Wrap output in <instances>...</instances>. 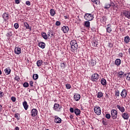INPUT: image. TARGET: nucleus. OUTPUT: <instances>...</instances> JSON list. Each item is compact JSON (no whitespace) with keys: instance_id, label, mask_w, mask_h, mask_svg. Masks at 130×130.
Here are the masks:
<instances>
[{"instance_id":"31","label":"nucleus","mask_w":130,"mask_h":130,"mask_svg":"<svg viewBox=\"0 0 130 130\" xmlns=\"http://www.w3.org/2000/svg\"><path fill=\"white\" fill-rule=\"evenodd\" d=\"M84 26L87 28H89L90 27V22L89 21L84 22Z\"/></svg>"},{"instance_id":"28","label":"nucleus","mask_w":130,"mask_h":130,"mask_svg":"<svg viewBox=\"0 0 130 130\" xmlns=\"http://www.w3.org/2000/svg\"><path fill=\"white\" fill-rule=\"evenodd\" d=\"M50 13L51 16H52V17L54 16V15H55L56 14L55 10H54V9H51L50 10Z\"/></svg>"},{"instance_id":"11","label":"nucleus","mask_w":130,"mask_h":130,"mask_svg":"<svg viewBox=\"0 0 130 130\" xmlns=\"http://www.w3.org/2000/svg\"><path fill=\"white\" fill-rule=\"evenodd\" d=\"M61 30L62 31H63V33H68V32H69V30H70V29L69 28V26H63L61 28Z\"/></svg>"},{"instance_id":"22","label":"nucleus","mask_w":130,"mask_h":130,"mask_svg":"<svg viewBox=\"0 0 130 130\" xmlns=\"http://www.w3.org/2000/svg\"><path fill=\"white\" fill-rule=\"evenodd\" d=\"M121 63V60H120V59H116L115 61V64H116V66H117L118 67V66H120V64Z\"/></svg>"},{"instance_id":"43","label":"nucleus","mask_w":130,"mask_h":130,"mask_svg":"<svg viewBox=\"0 0 130 130\" xmlns=\"http://www.w3.org/2000/svg\"><path fill=\"white\" fill-rule=\"evenodd\" d=\"M107 20V18H106V16H103L102 17V21H103V22H105Z\"/></svg>"},{"instance_id":"17","label":"nucleus","mask_w":130,"mask_h":130,"mask_svg":"<svg viewBox=\"0 0 130 130\" xmlns=\"http://www.w3.org/2000/svg\"><path fill=\"white\" fill-rule=\"evenodd\" d=\"M41 36L45 39V40H47L48 39V36L46 34V33L44 32H41Z\"/></svg>"},{"instance_id":"35","label":"nucleus","mask_w":130,"mask_h":130,"mask_svg":"<svg viewBox=\"0 0 130 130\" xmlns=\"http://www.w3.org/2000/svg\"><path fill=\"white\" fill-rule=\"evenodd\" d=\"M38 74H35L33 75L32 78L34 79V80H37L38 79Z\"/></svg>"},{"instance_id":"58","label":"nucleus","mask_w":130,"mask_h":130,"mask_svg":"<svg viewBox=\"0 0 130 130\" xmlns=\"http://www.w3.org/2000/svg\"><path fill=\"white\" fill-rule=\"evenodd\" d=\"M81 124L82 125H84L85 124V121H84V120H82L81 121Z\"/></svg>"},{"instance_id":"13","label":"nucleus","mask_w":130,"mask_h":130,"mask_svg":"<svg viewBox=\"0 0 130 130\" xmlns=\"http://www.w3.org/2000/svg\"><path fill=\"white\" fill-rule=\"evenodd\" d=\"M74 98L75 101H79V100H80V99H81V95H80L79 94H78V93H75L74 96Z\"/></svg>"},{"instance_id":"34","label":"nucleus","mask_w":130,"mask_h":130,"mask_svg":"<svg viewBox=\"0 0 130 130\" xmlns=\"http://www.w3.org/2000/svg\"><path fill=\"white\" fill-rule=\"evenodd\" d=\"M66 66H67V63L66 62L61 63L60 67L61 69H66Z\"/></svg>"},{"instance_id":"46","label":"nucleus","mask_w":130,"mask_h":130,"mask_svg":"<svg viewBox=\"0 0 130 130\" xmlns=\"http://www.w3.org/2000/svg\"><path fill=\"white\" fill-rule=\"evenodd\" d=\"M11 100L13 101V102H16V99L15 96H12Z\"/></svg>"},{"instance_id":"19","label":"nucleus","mask_w":130,"mask_h":130,"mask_svg":"<svg viewBox=\"0 0 130 130\" xmlns=\"http://www.w3.org/2000/svg\"><path fill=\"white\" fill-rule=\"evenodd\" d=\"M39 47H41V48H42L44 49V48H45V44L43 42H40L38 43Z\"/></svg>"},{"instance_id":"14","label":"nucleus","mask_w":130,"mask_h":130,"mask_svg":"<svg viewBox=\"0 0 130 130\" xmlns=\"http://www.w3.org/2000/svg\"><path fill=\"white\" fill-rule=\"evenodd\" d=\"M74 113L77 116H80V115L81 114V110L76 108L74 110Z\"/></svg>"},{"instance_id":"20","label":"nucleus","mask_w":130,"mask_h":130,"mask_svg":"<svg viewBox=\"0 0 130 130\" xmlns=\"http://www.w3.org/2000/svg\"><path fill=\"white\" fill-rule=\"evenodd\" d=\"M22 104L25 110H27V109H28V108L29 107V106L27 104V102L26 101L23 102Z\"/></svg>"},{"instance_id":"52","label":"nucleus","mask_w":130,"mask_h":130,"mask_svg":"<svg viewBox=\"0 0 130 130\" xmlns=\"http://www.w3.org/2000/svg\"><path fill=\"white\" fill-rule=\"evenodd\" d=\"M33 84H34L33 81H30L29 82V86H30V87H33Z\"/></svg>"},{"instance_id":"3","label":"nucleus","mask_w":130,"mask_h":130,"mask_svg":"<svg viewBox=\"0 0 130 130\" xmlns=\"http://www.w3.org/2000/svg\"><path fill=\"white\" fill-rule=\"evenodd\" d=\"M99 79V75H98V74L97 73L92 74L90 77L91 81L93 82V83L95 82H97Z\"/></svg>"},{"instance_id":"63","label":"nucleus","mask_w":130,"mask_h":130,"mask_svg":"<svg viewBox=\"0 0 130 130\" xmlns=\"http://www.w3.org/2000/svg\"><path fill=\"white\" fill-rule=\"evenodd\" d=\"M70 118H73V115H70Z\"/></svg>"},{"instance_id":"39","label":"nucleus","mask_w":130,"mask_h":130,"mask_svg":"<svg viewBox=\"0 0 130 130\" xmlns=\"http://www.w3.org/2000/svg\"><path fill=\"white\" fill-rule=\"evenodd\" d=\"M110 7H112L113 8H114V7H115V4H114V2H113L111 1V0H110Z\"/></svg>"},{"instance_id":"6","label":"nucleus","mask_w":130,"mask_h":130,"mask_svg":"<svg viewBox=\"0 0 130 130\" xmlns=\"http://www.w3.org/2000/svg\"><path fill=\"white\" fill-rule=\"evenodd\" d=\"M122 13L125 18L130 19V11L123 10Z\"/></svg>"},{"instance_id":"55","label":"nucleus","mask_w":130,"mask_h":130,"mask_svg":"<svg viewBox=\"0 0 130 130\" xmlns=\"http://www.w3.org/2000/svg\"><path fill=\"white\" fill-rule=\"evenodd\" d=\"M103 123L104 125H107V122H106V121H103Z\"/></svg>"},{"instance_id":"50","label":"nucleus","mask_w":130,"mask_h":130,"mask_svg":"<svg viewBox=\"0 0 130 130\" xmlns=\"http://www.w3.org/2000/svg\"><path fill=\"white\" fill-rule=\"evenodd\" d=\"M4 92L3 91H0V98H2V97H4Z\"/></svg>"},{"instance_id":"47","label":"nucleus","mask_w":130,"mask_h":130,"mask_svg":"<svg viewBox=\"0 0 130 130\" xmlns=\"http://www.w3.org/2000/svg\"><path fill=\"white\" fill-rule=\"evenodd\" d=\"M60 24H61V23L59 21H56V22H55L56 26H60Z\"/></svg>"},{"instance_id":"27","label":"nucleus","mask_w":130,"mask_h":130,"mask_svg":"<svg viewBox=\"0 0 130 130\" xmlns=\"http://www.w3.org/2000/svg\"><path fill=\"white\" fill-rule=\"evenodd\" d=\"M90 66L91 67H94V66L96 65V60H91L89 62Z\"/></svg>"},{"instance_id":"56","label":"nucleus","mask_w":130,"mask_h":130,"mask_svg":"<svg viewBox=\"0 0 130 130\" xmlns=\"http://www.w3.org/2000/svg\"><path fill=\"white\" fill-rule=\"evenodd\" d=\"M108 46H109L111 48L113 47V44L109 43Z\"/></svg>"},{"instance_id":"24","label":"nucleus","mask_w":130,"mask_h":130,"mask_svg":"<svg viewBox=\"0 0 130 130\" xmlns=\"http://www.w3.org/2000/svg\"><path fill=\"white\" fill-rule=\"evenodd\" d=\"M4 72L6 75H10V74H11V69L10 68H7L4 70Z\"/></svg>"},{"instance_id":"33","label":"nucleus","mask_w":130,"mask_h":130,"mask_svg":"<svg viewBox=\"0 0 130 130\" xmlns=\"http://www.w3.org/2000/svg\"><path fill=\"white\" fill-rule=\"evenodd\" d=\"M7 37L10 38V37H12L13 36V33L12 31H8V33L6 34Z\"/></svg>"},{"instance_id":"60","label":"nucleus","mask_w":130,"mask_h":130,"mask_svg":"<svg viewBox=\"0 0 130 130\" xmlns=\"http://www.w3.org/2000/svg\"><path fill=\"white\" fill-rule=\"evenodd\" d=\"M3 108V106H2L1 105H0V110H2V109Z\"/></svg>"},{"instance_id":"44","label":"nucleus","mask_w":130,"mask_h":130,"mask_svg":"<svg viewBox=\"0 0 130 130\" xmlns=\"http://www.w3.org/2000/svg\"><path fill=\"white\" fill-rule=\"evenodd\" d=\"M14 80H15L17 82H19V81H20V77H19V76H16L15 77Z\"/></svg>"},{"instance_id":"30","label":"nucleus","mask_w":130,"mask_h":130,"mask_svg":"<svg viewBox=\"0 0 130 130\" xmlns=\"http://www.w3.org/2000/svg\"><path fill=\"white\" fill-rule=\"evenodd\" d=\"M108 27L106 28L107 32L108 33H111V31H112V29H111V27H110V25L108 24Z\"/></svg>"},{"instance_id":"26","label":"nucleus","mask_w":130,"mask_h":130,"mask_svg":"<svg viewBox=\"0 0 130 130\" xmlns=\"http://www.w3.org/2000/svg\"><path fill=\"white\" fill-rule=\"evenodd\" d=\"M23 25L24 27H25L26 29H29L30 31H31V27L29 25V24L27 22H24Z\"/></svg>"},{"instance_id":"42","label":"nucleus","mask_w":130,"mask_h":130,"mask_svg":"<svg viewBox=\"0 0 130 130\" xmlns=\"http://www.w3.org/2000/svg\"><path fill=\"white\" fill-rule=\"evenodd\" d=\"M105 117H106L107 119H110V117H111V115H110V114H106Z\"/></svg>"},{"instance_id":"29","label":"nucleus","mask_w":130,"mask_h":130,"mask_svg":"<svg viewBox=\"0 0 130 130\" xmlns=\"http://www.w3.org/2000/svg\"><path fill=\"white\" fill-rule=\"evenodd\" d=\"M42 63H43V62L42 60H39L37 61V67H41L42 65Z\"/></svg>"},{"instance_id":"23","label":"nucleus","mask_w":130,"mask_h":130,"mask_svg":"<svg viewBox=\"0 0 130 130\" xmlns=\"http://www.w3.org/2000/svg\"><path fill=\"white\" fill-rule=\"evenodd\" d=\"M129 41H130L129 37L126 36V37H124V42H125V43L127 44V43H128V42H129Z\"/></svg>"},{"instance_id":"62","label":"nucleus","mask_w":130,"mask_h":130,"mask_svg":"<svg viewBox=\"0 0 130 130\" xmlns=\"http://www.w3.org/2000/svg\"><path fill=\"white\" fill-rule=\"evenodd\" d=\"M127 76H130V75H130V73H127Z\"/></svg>"},{"instance_id":"32","label":"nucleus","mask_w":130,"mask_h":130,"mask_svg":"<svg viewBox=\"0 0 130 130\" xmlns=\"http://www.w3.org/2000/svg\"><path fill=\"white\" fill-rule=\"evenodd\" d=\"M96 95L98 98H101V97H103V93H102V92H99Z\"/></svg>"},{"instance_id":"59","label":"nucleus","mask_w":130,"mask_h":130,"mask_svg":"<svg viewBox=\"0 0 130 130\" xmlns=\"http://www.w3.org/2000/svg\"><path fill=\"white\" fill-rule=\"evenodd\" d=\"M15 130H20V128H19V127L16 126V127L15 128Z\"/></svg>"},{"instance_id":"1","label":"nucleus","mask_w":130,"mask_h":130,"mask_svg":"<svg viewBox=\"0 0 130 130\" xmlns=\"http://www.w3.org/2000/svg\"><path fill=\"white\" fill-rule=\"evenodd\" d=\"M70 45H71V48L72 49V51H75V50H77V49H78V44L76 40H73L71 41Z\"/></svg>"},{"instance_id":"4","label":"nucleus","mask_w":130,"mask_h":130,"mask_svg":"<svg viewBox=\"0 0 130 130\" xmlns=\"http://www.w3.org/2000/svg\"><path fill=\"white\" fill-rule=\"evenodd\" d=\"M111 117L113 119H116L117 118V111L113 109L111 111Z\"/></svg>"},{"instance_id":"12","label":"nucleus","mask_w":130,"mask_h":130,"mask_svg":"<svg viewBox=\"0 0 130 130\" xmlns=\"http://www.w3.org/2000/svg\"><path fill=\"white\" fill-rule=\"evenodd\" d=\"M54 109L56 111H60V109H61V107H59V104H55L54 105Z\"/></svg>"},{"instance_id":"21","label":"nucleus","mask_w":130,"mask_h":130,"mask_svg":"<svg viewBox=\"0 0 130 130\" xmlns=\"http://www.w3.org/2000/svg\"><path fill=\"white\" fill-rule=\"evenodd\" d=\"M101 84L103 85V86H106V84H107V82L106 81V80L104 78H102L101 80Z\"/></svg>"},{"instance_id":"49","label":"nucleus","mask_w":130,"mask_h":130,"mask_svg":"<svg viewBox=\"0 0 130 130\" xmlns=\"http://www.w3.org/2000/svg\"><path fill=\"white\" fill-rule=\"evenodd\" d=\"M25 4L27 5V6H31V3L30 2V1H26L25 2Z\"/></svg>"},{"instance_id":"54","label":"nucleus","mask_w":130,"mask_h":130,"mask_svg":"<svg viewBox=\"0 0 130 130\" xmlns=\"http://www.w3.org/2000/svg\"><path fill=\"white\" fill-rule=\"evenodd\" d=\"M126 79L127 81H130V76L127 75Z\"/></svg>"},{"instance_id":"48","label":"nucleus","mask_w":130,"mask_h":130,"mask_svg":"<svg viewBox=\"0 0 130 130\" xmlns=\"http://www.w3.org/2000/svg\"><path fill=\"white\" fill-rule=\"evenodd\" d=\"M70 111L71 112V113H74V112H75V110H74L73 108H71L70 109Z\"/></svg>"},{"instance_id":"18","label":"nucleus","mask_w":130,"mask_h":130,"mask_svg":"<svg viewBox=\"0 0 130 130\" xmlns=\"http://www.w3.org/2000/svg\"><path fill=\"white\" fill-rule=\"evenodd\" d=\"M122 117H123V119H128L129 116H128V114H127V113H123L122 114Z\"/></svg>"},{"instance_id":"25","label":"nucleus","mask_w":130,"mask_h":130,"mask_svg":"<svg viewBox=\"0 0 130 130\" xmlns=\"http://www.w3.org/2000/svg\"><path fill=\"white\" fill-rule=\"evenodd\" d=\"M123 74H124V72L122 71L119 72L118 73L119 78H124V75H123Z\"/></svg>"},{"instance_id":"2","label":"nucleus","mask_w":130,"mask_h":130,"mask_svg":"<svg viewBox=\"0 0 130 130\" xmlns=\"http://www.w3.org/2000/svg\"><path fill=\"white\" fill-rule=\"evenodd\" d=\"M84 18L86 21H92L94 19V16L90 13H86Z\"/></svg>"},{"instance_id":"40","label":"nucleus","mask_w":130,"mask_h":130,"mask_svg":"<svg viewBox=\"0 0 130 130\" xmlns=\"http://www.w3.org/2000/svg\"><path fill=\"white\" fill-rule=\"evenodd\" d=\"M119 90H116L115 91V96H117V97H118L119 96Z\"/></svg>"},{"instance_id":"37","label":"nucleus","mask_w":130,"mask_h":130,"mask_svg":"<svg viewBox=\"0 0 130 130\" xmlns=\"http://www.w3.org/2000/svg\"><path fill=\"white\" fill-rule=\"evenodd\" d=\"M19 116L20 115L19 114V113H16L14 114V117H15V118H17V120H20V118L19 117Z\"/></svg>"},{"instance_id":"36","label":"nucleus","mask_w":130,"mask_h":130,"mask_svg":"<svg viewBox=\"0 0 130 130\" xmlns=\"http://www.w3.org/2000/svg\"><path fill=\"white\" fill-rule=\"evenodd\" d=\"M110 4H106L105 5V7H104V8H105V9H109L110 8Z\"/></svg>"},{"instance_id":"51","label":"nucleus","mask_w":130,"mask_h":130,"mask_svg":"<svg viewBox=\"0 0 130 130\" xmlns=\"http://www.w3.org/2000/svg\"><path fill=\"white\" fill-rule=\"evenodd\" d=\"M118 56H119V57H120L121 58H122V57H123V54H122V53H119Z\"/></svg>"},{"instance_id":"53","label":"nucleus","mask_w":130,"mask_h":130,"mask_svg":"<svg viewBox=\"0 0 130 130\" xmlns=\"http://www.w3.org/2000/svg\"><path fill=\"white\" fill-rule=\"evenodd\" d=\"M15 4H16L17 5H19V4H20L19 0H15Z\"/></svg>"},{"instance_id":"9","label":"nucleus","mask_w":130,"mask_h":130,"mask_svg":"<svg viewBox=\"0 0 130 130\" xmlns=\"http://www.w3.org/2000/svg\"><path fill=\"white\" fill-rule=\"evenodd\" d=\"M116 108L117 109H118V110H119V111H120V112H122V113H123V112L125 111V109L122 106L117 105L116 106Z\"/></svg>"},{"instance_id":"10","label":"nucleus","mask_w":130,"mask_h":130,"mask_svg":"<svg viewBox=\"0 0 130 130\" xmlns=\"http://www.w3.org/2000/svg\"><path fill=\"white\" fill-rule=\"evenodd\" d=\"M54 122L55 123H61V119L58 116L55 115L54 116Z\"/></svg>"},{"instance_id":"16","label":"nucleus","mask_w":130,"mask_h":130,"mask_svg":"<svg viewBox=\"0 0 130 130\" xmlns=\"http://www.w3.org/2000/svg\"><path fill=\"white\" fill-rule=\"evenodd\" d=\"M2 18L4 19V21H7L9 19V15L7 13H5L2 15Z\"/></svg>"},{"instance_id":"41","label":"nucleus","mask_w":130,"mask_h":130,"mask_svg":"<svg viewBox=\"0 0 130 130\" xmlns=\"http://www.w3.org/2000/svg\"><path fill=\"white\" fill-rule=\"evenodd\" d=\"M66 87L67 89H70L72 88V86L70 84H66Z\"/></svg>"},{"instance_id":"8","label":"nucleus","mask_w":130,"mask_h":130,"mask_svg":"<svg viewBox=\"0 0 130 130\" xmlns=\"http://www.w3.org/2000/svg\"><path fill=\"white\" fill-rule=\"evenodd\" d=\"M38 113V111L36 109H32V110L31 111V114L32 117H35V116L37 115Z\"/></svg>"},{"instance_id":"7","label":"nucleus","mask_w":130,"mask_h":130,"mask_svg":"<svg viewBox=\"0 0 130 130\" xmlns=\"http://www.w3.org/2000/svg\"><path fill=\"white\" fill-rule=\"evenodd\" d=\"M120 95L122 98H125L127 96V92L126 89H123L121 92Z\"/></svg>"},{"instance_id":"61","label":"nucleus","mask_w":130,"mask_h":130,"mask_svg":"<svg viewBox=\"0 0 130 130\" xmlns=\"http://www.w3.org/2000/svg\"><path fill=\"white\" fill-rule=\"evenodd\" d=\"M127 73H126V74H123L124 77H125V76H127Z\"/></svg>"},{"instance_id":"38","label":"nucleus","mask_w":130,"mask_h":130,"mask_svg":"<svg viewBox=\"0 0 130 130\" xmlns=\"http://www.w3.org/2000/svg\"><path fill=\"white\" fill-rule=\"evenodd\" d=\"M23 86L24 88H28V87H29V83H28V82H24Z\"/></svg>"},{"instance_id":"57","label":"nucleus","mask_w":130,"mask_h":130,"mask_svg":"<svg viewBox=\"0 0 130 130\" xmlns=\"http://www.w3.org/2000/svg\"><path fill=\"white\" fill-rule=\"evenodd\" d=\"M91 2H92V3H95L96 4H97V0H91Z\"/></svg>"},{"instance_id":"64","label":"nucleus","mask_w":130,"mask_h":130,"mask_svg":"<svg viewBox=\"0 0 130 130\" xmlns=\"http://www.w3.org/2000/svg\"><path fill=\"white\" fill-rule=\"evenodd\" d=\"M66 19H68V16H64Z\"/></svg>"},{"instance_id":"15","label":"nucleus","mask_w":130,"mask_h":130,"mask_svg":"<svg viewBox=\"0 0 130 130\" xmlns=\"http://www.w3.org/2000/svg\"><path fill=\"white\" fill-rule=\"evenodd\" d=\"M21 48L19 47H16L15 48L14 52L15 53V54H20L21 52Z\"/></svg>"},{"instance_id":"5","label":"nucleus","mask_w":130,"mask_h":130,"mask_svg":"<svg viewBox=\"0 0 130 130\" xmlns=\"http://www.w3.org/2000/svg\"><path fill=\"white\" fill-rule=\"evenodd\" d=\"M94 111L97 115H100L101 114V108L99 106L95 107L94 108Z\"/></svg>"},{"instance_id":"45","label":"nucleus","mask_w":130,"mask_h":130,"mask_svg":"<svg viewBox=\"0 0 130 130\" xmlns=\"http://www.w3.org/2000/svg\"><path fill=\"white\" fill-rule=\"evenodd\" d=\"M14 27L15 29H18V28H19V24L18 23H15Z\"/></svg>"}]
</instances>
